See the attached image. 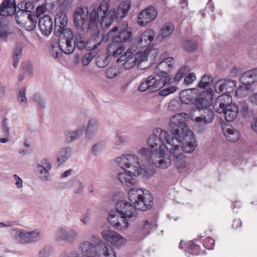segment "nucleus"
I'll return each instance as SVG.
<instances>
[{
  "label": "nucleus",
  "mask_w": 257,
  "mask_h": 257,
  "mask_svg": "<svg viewBox=\"0 0 257 257\" xmlns=\"http://www.w3.org/2000/svg\"><path fill=\"white\" fill-rule=\"evenodd\" d=\"M109 3V0H103L98 6L93 7L90 13L86 6L76 8L73 14L75 26L83 32L90 29L95 30L98 24L103 28L109 27L115 16L114 12H107Z\"/></svg>",
  "instance_id": "nucleus-1"
},
{
  "label": "nucleus",
  "mask_w": 257,
  "mask_h": 257,
  "mask_svg": "<svg viewBox=\"0 0 257 257\" xmlns=\"http://www.w3.org/2000/svg\"><path fill=\"white\" fill-rule=\"evenodd\" d=\"M189 118L188 114L183 112L176 113L170 118L168 129L173 135V144L181 148L178 154L172 156H178L184 152L191 153L195 149L196 144L194 136L187 124Z\"/></svg>",
  "instance_id": "nucleus-2"
},
{
  "label": "nucleus",
  "mask_w": 257,
  "mask_h": 257,
  "mask_svg": "<svg viewBox=\"0 0 257 257\" xmlns=\"http://www.w3.org/2000/svg\"><path fill=\"white\" fill-rule=\"evenodd\" d=\"M172 138L167 131L156 128L153 130V134L148 138L147 145L157 154L160 151H165L166 149L171 155H176L181 151V148L174 145Z\"/></svg>",
  "instance_id": "nucleus-3"
},
{
  "label": "nucleus",
  "mask_w": 257,
  "mask_h": 257,
  "mask_svg": "<svg viewBox=\"0 0 257 257\" xmlns=\"http://www.w3.org/2000/svg\"><path fill=\"white\" fill-rule=\"evenodd\" d=\"M115 161L118 166L134 176L143 175L146 178H150L154 175L152 170H146L142 167L137 155L134 154H125L117 157Z\"/></svg>",
  "instance_id": "nucleus-4"
},
{
  "label": "nucleus",
  "mask_w": 257,
  "mask_h": 257,
  "mask_svg": "<svg viewBox=\"0 0 257 257\" xmlns=\"http://www.w3.org/2000/svg\"><path fill=\"white\" fill-rule=\"evenodd\" d=\"M129 200L134 204L136 210L146 211L153 204V198L147 190L133 188L128 192Z\"/></svg>",
  "instance_id": "nucleus-5"
},
{
  "label": "nucleus",
  "mask_w": 257,
  "mask_h": 257,
  "mask_svg": "<svg viewBox=\"0 0 257 257\" xmlns=\"http://www.w3.org/2000/svg\"><path fill=\"white\" fill-rule=\"evenodd\" d=\"M115 209L121 218L124 219L128 222L134 221L138 219L135 208L127 201L119 200L116 204Z\"/></svg>",
  "instance_id": "nucleus-6"
},
{
  "label": "nucleus",
  "mask_w": 257,
  "mask_h": 257,
  "mask_svg": "<svg viewBox=\"0 0 257 257\" xmlns=\"http://www.w3.org/2000/svg\"><path fill=\"white\" fill-rule=\"evenodd\" d=\"M191 119L198 125L210 123L214 118V113L210 108L193 109L190 113Z\"/></svg>",
  "instance_id": "nucleus-7"
},
{
  "label": "nucleus",
  "mask_w": 257,
  "mask_h": 257,
  "mask_svg": "<svg viewBox=\"0 0 257 257\" xmlns=\"http://www.w3.org/2000/svg\"><path fill=\"white\" fill-rule=\"evenodd\" d=\"M148 56L149 52L147 49L144 52L139 51L133 55H132L128 57L123 63V67L125 69H130L137 64L138 67L142 69H145L148 66H144L143 63L148 61Z\"/></svg>",
  "instance_id": "nucleus-8"
},
{
  "label": "nucleus",
  "mask_w": 257,
  "mask_h": 257,
  "mask_svg": "<svg viewBox=\"0 0 257 257\" xmlns=\"http://www.w3.org/2000/svg\"><path fill=\"white\" fill-rule=\"evenodd\" d=\"M101 234L106 241L116 247H121L126 243V239L114 231L105 229L102 231Z\"/></svg>",
  "instance_id": "nucleus-9"
},
{
  "label": "nucleus",
  "mask_w": 257,
  "mask_h": 257,
  "mask_svg": "<svg viewBox=\"0 0 257 257\" xmlns=\"http://www.w3.org/2000/svg\"><path fill=\"white\" fill-rule=\"evenodd\" d=\"M77 237V231L72 228H66L60 226L57 228L55 233V238L57 241L65 240L72 243Z\"/></svg>",
  "instance_id": "nucleus-10"
},
{
  "label": "nucleus",
  "mask_w": 257,
  "mask_h": 257,
  "mask_svg": "<svg viewBox=\"0 0 257 257\" xmlns=\"http://www.w3.org/2000/svg\"><path fill=\"white\" fill-rule=\"evenodd\" d=\"M132 32L126 29H119L117 27H114L107 34L108 39L113 40L114 42L122 44L127 42L131 39Z\"/></svg>",
  "instance_id": "nucleus-11"
},
{
  "label": "nucleus",
  "mask_w": 257,
  "mask_h": 257,
  "mask_svg": "<svg viewBox=\"0 0 257 257\" xmlns=\"http://www.w3.org/2000/svg\"><path fill=\"white\" fill-rule=\"evenodd\" d=\"M157 16V12L153 7L150 6L141 11L138 16V24L145 26L154 20Z\"/></svg>",
  "instance_id": "nucleus-12"
},
{
  "label": "nucleus",
  "mask_w": 257,
  "mask_h": 257,
  "mask_svg": "<svg viewBox=\"0 0 257 257\" xmlns=\"http://www.w3.org/2000/svg\"><path fill=\"white\" fill-rule=\"evenodd\" d=\"M52 168L49 161L46 158H43L41 161L40 164H36V172L39 179L43 182L49 180V171Z\"/></svg>",
  "instance_id": "nucleus-13"
},
{
  "label": "nucleus",
  "mask_w": 257,
  "mask_h": 257,
  "mask_svg": "<svg viewBox=\"0 0 257 257\" xmlns=\"http://www.w3.org/2000/svg\"><path fill=\"white\" fill-rule=\"evenodd\" d=\"M100 242L96 245L89 241H83L80 244L79 250L85 257H97Z\"/></svg>",
  "instance_id": "nucleus-14"
},
{
  "label": "nucleus",
  "mask_w": 257,
  "mask_h": 257,
  "mask_svg": "<svg viewBox=\"0 0 257 257\" xmlns=\"http://www.w3.org/2000/svg\"><path fill=\"white\" fill-rule=\"evenodd\" d=\"M236 87V82L230 79L219 80L215 84V91L218 93L229 94Z\"/></svg>",
  "instance_id": "nucleus-15"
},
{
  "label": "nucleus",
  "mask_w": 257,
  "mask_h": 257,
  "mask_svg": "<svg viewBox=\"0 0 257 257\" xmlns=\"http://www.w3.org/2000/svg\"><path fill=\"white\" fill-rule=\"evenodd\" d=\"M232 103V98L228 94H223L216 99L213 103V108L215 111L219 114L224 111V109Z\"/></svg>",
  "instance_id": "nucleus-16"
},
{
  "label": "nucleus",
  "mask_w": 257,
  "mask_h": 257,
  "mask_svg": "<svg viewBox=\"0 0 257 257\" xmlns=\"http://www.w3.org/2000/svg\"><path fill=\"white\" fill-rule=\"evenodd\" d=\"M175 63L173 58L169 57L161 61L154 70V73L158 76H164L170 72Z\"/></svg>",
  "instance_id": "nucleus-17"
},
{
  "label": "nucleus",
  "mask_w": 257,
  "mask_h": 257,
  "mask_svg": "<svg viewBox=\"0 0 257 257\" xmlns=\"http://www.w3.org/2000/svg\"><path fill=\"white\" fill-rule=\"evenodd\" d=\"M213 91L208 88L202 92L198 97L195 109L206 108L212 104L213 98Z\"/></svg>",
  "instance_id": "nucleus-18"
},
{
  "label": "nucleus",
  "mask_w": 257,
  "mask_h": 257,
  "mask_svg": "<svg viewBox=\"0 0 257 257\" xmlns=\"http://www.w3.org/2000/svg\"><path fill=\"white\" fill-rule=\"evenodd\" d=\"M38 26L42 35L45 37H48L52 32L53 29L52 19L47 15L40 17Z\"/></svg>",
  "instance_id": "nucleus-19"
},
{
  "label": "nucleus",
  "mask_w": 257,
  "mask_h": 257,
  "mask_svg": "<svg viewBox=\"0 0 257 257\" xmlns=\"http://www.w3.org/2000/svg\"><path fill=\"white\" fill-rule=\"evenodd\" d=\"M165 151H160L156 155L152 164L157 168L165 169L171 166L172 160L169 155L165 154Z\"/></svg>",
  "instance_id": "nucleus-20"
},
{
  "label": "nucleus",
  "mask_w": 257,
  "mask_h": 257,
  "mask_svg": "<svg viewBox=\"0 0 257 257\" xmlns=\"http://www.w3.org/2000/svg\"><path fill=\"white\" fill-rule=\"evenodd\" d=\"M107 220L108 222L117 229L125 230L129 227L130 224L125 220L123 219V222L121 223L118 219L116 213L114 211H111L108 214Z\"/></svg>",
  "instance_id": "nucleus-21"
},
{
  "label": "nucleus",
  "mask_w": 257,
  "mask_h": 257,
  "mask_svg": "<svg viewBox=\"0 0 257 257\" xmlns=\"http://www.w3.org/2000/svg\"><path fill=\"white\" fill-rule=\"evenodd\" d=\"M17 9L15 0H4L1 4V16H13Z\"/></svg>",
  "instance_id": "nucleus-22"
},
{
  "label": "nucleus",
  "mask_w": 257,
  "mask_h": 257,
  "mask_svg": "<svg viewBox=\"0 0 257 257\" xmlns=\"http://www.w3.org/2000/svg\"><path fill=\"white\" fill-rule=\"evenodd\" d=\"M56 13L55 17L54 33L60 34L62 29L66 27L68 18L65 13L53 12Z\"/></svg>",
  "instance_id": "nucleus-23"
},
{
  "label": "nucleus",
  "mask_w": 257,
  "mask_h": 257,
  "mask_svg": "<svg viewBox=\"0 0 257 257\" xmlns=\"http://www.w3.org/2000/svg\"><path fill=\"white\" fill-rule=\"evenodd\" d=\"M131 5L130 0H122L119 5L117 10H115L114 9L112 10L109 9L107 10V12H114L115 17L114 20L116 18L122 19L124 17L126 13L129 11Z\"/></svg>",
  "instance_id": "nucleus-24"
},
{
  "label": "nucleus",
  "mask_w": 257,
  "mask_h": 257,
  "mask_svg": "<svg viewBox=\"0 0 257 257\" xmlns=\"http://www.w3.org/2000/svg\"><path fill=\"white\" fill-rule=\"evenodd\" d=\"M102 34L97 33L93 35L87 41H86V49L87 50H94L97 52V48L103 41Z\"/></svg>",
  "instance_id": "nucleus-25"
},
{
  "label": "nucleus",
  "mask_w": 257,
  "mask_h": 257,
  "mask_svg": "<svg viewBox=\"0 0 257 257\" xmlns=\"http://www.w3.org/2000/svg\"><path fill=\"white\" fill-rule=\"evenodd\" d=\"M99 123L98 120L94 118H90L87 123L85 129L86 137L91 139L94 137L99 130Z\"/></svg>",
  "instance_id": "nucleus-26"
},
{
  "label": "nucleus",
  "mask_w": 257,
  "mask_h": 257,
  "mask_svg": "<svg viewBox=\"0 0 257 257\" xmlns=\"http://www.w3.org/2000/svg\"><path fill=\"white\" fill-rule=\"evenodd\" d=\"M155 32L152 29H149L144 32L138 40V45L141 47L149 45L154 40Z\"/></svg>",
  "instance_id": "nucleus-27"
},
{
  "label": "nucleus",
  "mask_w": 257,
  "mask_h": 257,
  "mask_svg": "<svg viewBox=\"0 0 257 257\" xmlns=\"http://www.w3.org/2000/svg\"><path fill=\"white\" fill-rule=\"evenodd\" d=\"M111 41L107 47V54L108 56H113L115 58L124 52V46L123 44L114 42L113 40H111Z\"/></svg>",
  "instance_id": "nucleus-28"
},
{
  "label": "nucleus",
  "mask_w": 257,
  "mask_h": 257,
  "mask_svg": "<svg viewBox=\"0 0 257 257\" xmlns=\"http://www.w3.org/2000/svg\"><path fill=\"white\" fill-rule=\"evenodd\" d=\"M138 154L140 157L141 161L146 163H152L157 154L150 148L142 147L138 151Z\"/></svg>",
  "instance_id": "nucleus-29"
},
{
  "label": "nucleus",
  "mask_w": 257,
  "mask_h": 257,
  "mask_svg": "<svg viewBox=\"0 0 257 257\" xmlns=\"http://www.w3.org/2000/svg\"><path fill=\"white\" fill-rule=\"evenodd\" d=\"M239 80L242 84L250 86L257 80V68L252 69L244 72L241 75Z\"/></svg>",
  "instance_id": "nucleus-30"
},
{
  "label": "nucleus",
  "mask_w": 257,
  "mask_h": 257,
  "mask_svg": "<svg viewBox=\"0 0 257 257\" xmlns=\"http://www.w3.org/2000/svg\"><path fill=\"white\" fill-rule=\"evenodd\" d=\"M97 257H116V253L111 246L106 245L101 240Z\"/></svg>",
  "instance_id": "nucleus-31"
},
{
  "label": "nucleus",
  "mask_w": 257,
  "mask_h": 257,
  "mask_svg": "<svg viewBox=\"0 0 257 257\" xmlns=\"http://www.w3.org/2000/svg\"><path fill=\"white\" fill-rule=\"evenodd\" d=\"M224 135L230 142H234L239 138V133L236 131L231 125H227L222 128Z\"/></svg>",
  "instance_id": "nucleus-32"
},
{
  "label": "nucleus",
  "mask_w": 257,
  "mask_h": 257,
  "mask_svg": "<svg viewBox=\"0 0 257 257\" xmlns=\"http://www.w3.org/2000/svg\"><path fill=\"white\" fill-rule=\"evenodd\" d=\"M238 113V108L235 104H232L224 109L222 112L225 119L227 121H233L237 116Z\"/></svg>",
  "instance_id": "nucleus-33"
},
{
  "label": "nucleus",
  "mask_w": 257,
  "mask_h": 257,
  "mask_svg": "<svg viewBox=\"0 0 257 257\" xmlns=\"http://www.w3.org/2000/svg\"><path fill=\"white\" fill-rule=\"evenodd\" d=\"M84 130V125L78 128L74 131L65 130L64 133L66 141L68 143H70L76 140L83 134Z\"/></svg>",
  "instance_id": "nucleus-34"
},
{
  "label": "nucleus",
  "mask_w": 257,
  "mask_h": 257,
  "mask_svg": "<svg viewBox=\"0 0 257 257\" xmlns=\"http://www.w3.org/2000/svg\"><path fill=\"white\" fill-rule=\"evenodd\" d=\"M59 44L61 51L66 54L72 53L76 48L74 39L64 40V42L61 41Z\"/></svg>",
  "instance_id": "nucleus-35"
},
{
  "label": "nucleus",
  "mask_w": 257,
  "mask_h": 257,
  "mask_svg": "<svg viewBox=\"0 0 257 257\" xmlns=\"http://www.w3.org/2000/svg\"><path fill=\"white\" fill-rule=\"evenodd\" d=\"M72 153L71 147H65L59 150L57 154V162L59 165L63 164L70 157Z\"/></svg>",
  "instance_id": "nucleus-36"
},
{
  "label": "nucleus",
  "mask_w": 257,
  "mask_h": 257,
  "mask_svg": "<svg viewBox=\"0 0 257 257\" xmlns=\"http://www.w3.org/2000/svg\"><path fill=\"white\" fill-rule=\"evenodd\" d=\"M179 97L182 103L188 104L194 101L195 94L191 89H187L182 91Z\"/></svg>",
  "instance_id": "nucleus-37"
},
{
  "label": "nucleus",
  "mask_w": 257,
  "mask_h": 257,
  "mask_svg": "<svg viewBox=\"0 0 257 257\" xmlns=\"http://www.w3.org/2000/svg\"><path fill=\"white\" fill-rule=\"evenodd\" d=\"M148 81L150 87V92H156L163 88L162 79H157L154 75H150L148 78Z\"/></svg>",
  "instance_id": "nucleus-38"
},
{
  "label": "nucleus",
  "mask_w": 257,
  "mask_h": 257,
  "mask_svg": "<svg viewBox=\"0 0 257 257\" xmlns=\"http://www.w3.org/2000/svg\"><path fill=\"white\" fill-rule=\"evenodd\" d=\"M26 88L23 87L17 90V101L18 104L22 107L28 106V100L26 96Z\"/></svg>",
  "instance_id": "nucleus-39"
},
{
  "label": "nucleus",
  "mask_w": 257,
  "mask_h": 257,
  "mask_svg": "<svg viewBox=\"0 0 257 257\" xmlns=\"http://www.w3.org/2000/svg\"><path fill=\"white\" fill-rule=\"evenodd\" d=\"M117 178L122 184L126 186L134 185L137 182L136 179L133 178L132 175H128L124 172L118 173Z\"/></svg>",
  "instance_id": "nucleus-40"
},
{
  "label": "nucleus",
  "mask_w": 257,
  "mask_h": 257,
  "mask_svg": "<svg viewBox=\"0 0 257 257\" xmlns=\"http://www.w3.org/2000/svg\"><path fill=\"white\" fill-rule=\"evenodd\" d=\"M37 23V18L34 15L30 14V17H28L20 26L27 31H32L36 28Z\"/></svg>",
  "instance_id": "nucleus-41"
},
{
  "label": "nucleus",
  "mask_w": 257,
  "mask_h": 257,
  "mask_svg": "<svg viewBox=\"0 0 257 257\" xmlns=\"http://www.w3.org/2000/svg\"><path fill=\"white\" fill-rule=\"evenodd\" d=\"M182 109V103L178 99H173L168 103L167 109L169 111L175 113L181 110Z\"/></svg>",
  "instance_id": "nucleus-42"
},
{
  "label": "nucleus",
  "mask_w": 257,
  "mask_h": 257,
  "mask_svg": "<svg viewBox=\"0 0 257 257\" xmlns=\"http://www.w3.org/2000/svg\"><path fill=\"white\" fill-rule=\"evenodd\" d=\"M49 53L53 59H59L61 56L59 44L52 43L49 47Z\"/></svg>",
  "instance_id": "nucleus-43"
},
{
  "label": "nucleus",
  "mask_w": 257,
  "mask_h": 257,
  "mask_svg": "<svg viewBox=\"0 0 257 257\" xmlns=\"http://www.w3.org/2000/svg\"><path fill=\"white\" fill-rule=\"evenodd\" d=\"M175 159L174 160V164L176 167L181 171L182 169H184L187 164L186 158L185 157L182 155H179L178 156H173Z\"/></svg>",
  "instance_id": "nucleus-44"
},
{
  "label": "nucleus",
  "mask_w": 257,
  "mask_h": 257,
  "mask_svg": "<svg viewBox=\"0 0 257 257\" xmlns=\"http://www.w3.org/2000/svg\"><path fill=\"white\" fill-rule=\"evenodd\" d=\"M250 86L243 84L240 86L235 92V95L239 98H243L248 95L250 92Z\"/></svg>",
  "instance_id": "nucleus-45"
},
{
  "label": "nucleus",
  "mask_w": 257,
  "mask_h": 257,
  "mask_svg": "<svg viewBox=\"0 0 257 257\" xmlns=\"http://www.w3.org/2000/svg\"><path fill=\"white\" fill-rule=\"evenodd\" d=\"M174 26L171 23H166L161 30L160 35L163 38L169 36L173 32Z\"/></svg>",
  "instance_id": "nucleus-46"
},
{
  "label": "nucleus",
  "mask_w": 257,
  "mask_h": 257,
  "mask_svg": "<svg viewBox=\"0 0 257 257\" xmlns=\"http://www.w3.org/2000/svg\"><path fill=\"white\" fill-rule=\"evenodd\" d=\"M15 241L18 243L26 244V232L21 230H16L13 236Z\"/></svg>",
  "instance_id": "nucleus-47"
},
{
  "label": "nucleus",
  "mask_w": 257,
  "mask_h": 257,
  "mask_svg": "<svg viewBox=\"0 0 257 257\" xmlns=\"http://www.w3.org/2000/svg\"><path fill=\"white\" fill-rule=\"evenodd\" d=\"M16 20L18 24L21 25L28 17H30V14L27 13L25 10L19 9L18 11H16Z\"/></svg>",
  "instance_id": "nucleus-48"
},
{
  "label": "nucleus",
  "mask_w": 257,
  "mask_h": 257,
  "mask_svg": "<svg viewBox=\"0 0 257 257\" xmlns=\"http://www.w3.org/2000/svg\"><path fill=\"white\" fill-rule=\"evenodd\" d=\"M22 56V48L21 47H16L14 51L13 55V66L16 68L18 67L20 60Z\"/></svg>",
  "instance_id": "nucleus-49"
},
{
  "label": "nucleus",
  "mask_w": 257,
  "mask_h": 257,
  "mask_svg": "<svg viewBox=\"0 0 257 257\" xmlns=\"http://www.w3.org/2000/svg\"><path fill=\"white\" fill-rule=\"evenodd\" d=\"M26 243L37 242L40 239V233L38 230H34L26 232Z\"/></svg>",
  "instance_id": "nucleus-50"
},
{
  "label": "nucleus",
  "mask_w": 257,
  "mask_h": 257,
  "mask_svg": "<svg viewBox=\"0 0 257 257\" xmlns=\"http://www.w3.org/2000/svg\"><path fill=\"white\" fill-rule=\"evenodd\" d=\"M70 183L73 188V191L75 194L82 193L84 187L83 183L78 180H74L71 181Z\"/></svg>",
  "instance_id": "nucleus-51"
},
{
  "label": "nucleus",
  "mask_w": 257,
  "mask_h": 257,
  "mask_svg": "<svg viewBox=\"0 0 257 257\" xmlns=\"http://www.w3.org/2000/svg\"><path fill=\"white\" fill-rule=\"evenodd\" d=\"M55 35L61 38L62 36L65 38V40H71L74 38V34L72 31L68 28H64L62 29V31L60 32V34L55 33Z\"/></svg>",
  "instance_id": "nucleus-52"
},
{
  "label": "nucleus",
  "mask_w": 257,
  "mask_h": 257,
  "mask_svg": "<svg viewBox=\"0 0 257 257\" xmlns=\"http://www.w3.org/2000/svg\"><path fill=\"white\" fill-rule=\"evenodd\" d=\"M119 74V69L115 66L108 67L105 72V77L109 79H112L118 76Z\"/></svg>",
  "instance_id": "nucleus-53"
},
{
  "label": "nucleus",
  "mask_w": 257,
  "mask_h": 257,
  "mask_svg": "<svg viewBox=\"0 0 257 257\" xmlns=\"http://www.w3.org/2000/svg\"><path fill=\"white\" fill-rule=\"evenodd\" d=\"M74 41L76 44V47H77L79 50H82L84 48L86 49V41L85 42V38L80 34H75Z\"/></svg>",
  "instance_id": "nucleus-54"
},
{
  "label": "nucleus",
  "mask_w": 257,
  "mask_h": 257,
  "mask_svg": "<svg viewBox=\"0 0 257 257\" xmlns=\"http://www.w3.org/2000/svg\"><path fill=\"white\" fill-rule=\"evenodd\" d=\"M108 56L105 55H99L96 59V65L99 68H103L107 65L109 63Z\"/></svg>",
  "instance_id": "nucleus-55"
},
{
  "label": "nucleus",
  "mask_w": 257,
  "mask_h": 257,
  "mask_svg": "<svg viewBox=\"0 0 257 257\" xmlns=\"http://www.w3.org/2000/svg\"><path fill=\"white\" fill-rule=\"evenodd\" d=\"M188 68L186 66H184L180 68L178 71L177 73L174 76L175 81L176 84L179 83V82L183 78L185 75L188 72Z\"/></svg>",
  "instance_id": "nucleus-56"
},
{
  "label": "nucleus",
  "mask_w": 257,
  "mask_h": 257,
  "mask_svg": "<svg viewBox=\"0 0 257 257\" xmlns=\"http://www.w3.org/2000/svg\"><path fill=\"white\" fill-rule=\"evenodd\" d=\"M114 142L115 146H122L128 143V139L126 137L121 136L120 133H117Z\"/></svg>",
  "instance_id": "nucleus-57"
},
{
  "label": "nucleus",
  "mask_w": 257,
  "mask_h": 257,
  "mask_svg": "<svg viewBox=\"0 0 257 257\" xmlns=\"http://www.w3.org/2000/svg\"><path fill=\"white\" fill-rule=\"evenodd\" d=\"M212 82V78L208 75H204L198 83V87L200 88H205Z\"/></svg>",
  "instance_id": "nucleus-58"
},
{
  "label": "nucleus",
  "mask_w": 257,
  "mask_h": 257,
  "mask_svg": "<svg viewBox=\"0 0 257 257\" xmlns=\"http://www.w3.org/2000/svg\"><path fill=\"white\" fill-rule=\"evenodd\" d=\"M184 49L189 52H193L197 48V42L194 40H186L183 44Z\"/></svg>",
  "instance_id": "nucleus-59"
},
{
  "label": "nucleus",
  "mask_w": 257,
  "mask_h": 257,
  "mask_svg": "<svg viewBox=\"0 0 257 257\" xmlns=\"http://www.w3.org/2000/svg\"><path fill=\"white\" fill-rule=\"evenodd\" d=\"M177 90V87L174 85H169L159 91V94L161 96H167L175 92Z\"/></svg>",
  "instance_id": "nucleus-60"
},
{
  "label": "nucleus",
  "mask_w": 257,
  "mask_h": 257,
  "mask_svg": "<svg viewBox=\"0 0 257 257\" xmlns=\"http://www.w3.org/2000/svg\"><path fill=\"white\" fill-rule=\"evenodd\" d=\"M2 133L5 137L1 138V143L8 142L11 139L9 127H2Z\"/></svg>",
  "instance_id": "nucleus-61"
},
{
  "label": "nucleus",
  "mask_w": 257,
  "mask_h": 257,
  "mask_svg": "<svg viewBox=\"0 0 257 257\" xmlns=\"http://www.w3.org/2000/svg\"><path fill=\"white\" fill-rule=\"evenodd\" d=\"M11 34L12 32L7 26L3 27L1 26V40L7 42V38Z\"/></svg>",
  "instance_id": "nucleus-62"
},
{
  "label": "nucleus",
  "mask_w": 257,
  "mask_h": 257,
  "mask_svg": "<svg viewBox=\"0 0 257 257\" xmlns=\"http://www.w3.org/2000/svg\"><path fill=\"white\" fill-rule=\"evenodd\" d=\"M162 77L163 78H160V79H162V81H163V87L166 85L168 86V85H170L173 83H175L176 84L174 77L173 78L171 75H166Z\"/></svg>",
  "instance_id": "nucleus-63"
},
{
  "label": "nucleus",
  "mask_w": 257,
  "mask_h": 257,
  "mask_svg": "<svg viewBox=\"0 0 257 257\" xmlns=\"http://www.w3.org/2000/svg\"><path fill=\"white\" fill-rule=\"evenodd\" d=\"M94 56V55L93 54V53L89 52L88 53L85 54L82 58V64L84 66L88 65L92 61Z\"/></svg>",
  "instance_id": "nucleus-64"
}]
</instances>
